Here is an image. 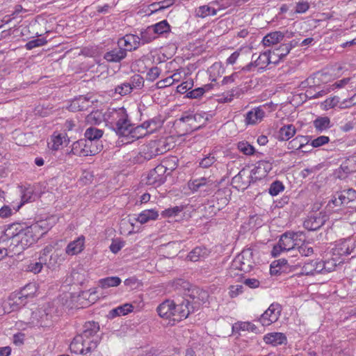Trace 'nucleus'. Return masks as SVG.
Instances as JSON below:
<instances>
[{
    "mask_svg": "<svg viewBox=\"0 0 356 356\" xmlns=\"http://www.w3.org/2000/svg\"><path fill=\"white\" fill-rule=\"evenodd\" d=\"M184 209L183 206H176L172 208H168L165 209L161 212V216L163 217H172L177 216L181 211Z\"/></svg>",
    "mask_w": 356,
    "mask_h": 356,
    "instance_id": "603ef678",
    "label": "nucleus"
},
{
    "mask_svg": "<svg viewBox=\"0 0 356 356\" xmlns=\"http://www.w3.org/2000/svg\"><path fill=\"white\" fill-rule=\"evenodd\" d=\"M170 149L169 145L165 140H151L143 149L145 159L150 160L152 158L163 154Z\"/></svg>",
    "mask_w": 356,
    "mask_h": 356,
    "instance_id": "39448f33",
    "label": "nucleus"
},
{
    "mask_svg": "<svg viewBox=\"0 0 356 356\" xmlns=\"http://www.w3.org/2000/svg\"><path fill=\"white\" fill-rule=\"evenodd\" d=\"M265 112L260 107H257L247 113L245 123L247 124H255L260 122L264 117Z\"/></svg>",
    "mask_w": 356,
    "mask_h": 356,
    "instance_id": "4be33fe9",
    "label": "nucleus"
},
{
    "mask_svg": "<svg viewBox=\"0 0 356 356\" xmlns=\"http://www.w3.org/2000/svg\"><path fill=\"white\" fill-rule=\"evenodd\" d=\"M343 263V261H338L337 258L332 257L324 261L325 273L335 270L336 268Z\"/></svg>",
    "mask_w": 356,
    "mask_h": 356,
    "instance_id": "49530a36",
    "label": "nucleus"
},
{
    "mask_svg": "<svg viewBox=\"0 0 356 356\" xmlns=\"http://www.w3.org/2000/svg\"><path fill=\"white\" fill-rule=\"evenodd\" d=\"M233 329H237L243 331H251L256 332L257 327L252 323L250 322H242L238 324H235L233 326Z\"/></svg>",
    "mask_w": 356,
    "mask_h": 356,
    "instance_id": "13d9d810",
    "label": "nucleus"
},
{
    "mask_svg": "<svg viewBox=\"0 0 356 356\" xmlns=\"http://www.w3.org/2000/svg\"><path fill=\"white\" fill-rule=\"evenodd\" d=\"M328 217L324 211L310 213L304 220L303 226L309 231H315L321 228Z\"/></svg>",
    "mask_w": 356,
    "mask_h": 356,
    "instance_id": "1a4fd4ad",
    "label": "nucleus"
},
{
    "mask_svg": "<svg viewBox=\"0 0 356 356\" xmlns=\"http://www.w3.org/2000/svg\"><path fill=\"white\" fill-rule=\"evenodd\" d=\"M339 102V98L337 97H334L332 98L327 99L323 104V108L325 110H328L330 108H334L335 106L338 104Z\"/></svg>",
    "mask_w": 356,
    "mask_h": 356,
    "instance_id": "774afa93",
    "label": "nucleus"
},
{
    "mask_svg": "<svg viewBox=\"0 0 356 356\" xmlns=\"http://www.w3.org/2000/svg\"><path fill=\"white\" fill-rule=\"evenodd\" d=\"M216 161L215 156L212 154H209L200 161L199 166L202 168H207L211 167Z\"/></svg>",
    "mask_w": 356,
    "mask_h": 356,
    "instance_id": "5fc2aeb1",
    "label": "nucleus"
},
{
    "mask_svg": "<svg viewBox=\"0 0 356 356\" xmlns=\"http://www.w3.org/2000/svg\"><path fill=\"white\" fill-rule=\"evenodd\" d=\"M238 149L240 152L245 155H252L254 153V148L252 145L247 141H241L237 145Z\"/></svg>",
    "mask_w": 356,
    "mask_h": 356,
    "instance_id": "8fccbe9b",
    "label": "nucleus"
},
{
    "mask_svg": "<svg viewBox=\"0 0 356 356\" xmlns=\"http://www.w3.org/2000/svg\"><path fill=\"white\" fill-rule=\"evenodd\" d=\"M284 189V186L283 184L280 181H273L268 189L269 193L275 196L279 194L280 192L282 191Z\"/></svg>",
    "mask_w": 356,
    "mask_h": 356,
    "instance_id": "6e6d98bb",
    "label": "nucleus"
},
{
    "mask_svg": "<svg viewBox=\"0 0 356 356\" xmlns=\"http://www.w3.org/2000/svg\"><path fill=\"white\" fill-rule=\"evenodd\" d=\"M175 3V0H164L157 3H154L151 6L152 7H155L156 6H159V8H155L153 12L161 11L164 9L172 6Z\"/></svg>",
    "mask_w": 356,
    "mask_h": 356,
    "instance_id": "e2e57ef3",
    "label": "nucleus"
},
{
    "mask_svg": "<svg viewBox=\"0 0 356 356\" xmlns=\"http://www.w3.org/2000/svg\"><path fill=\"white\" fill-rule=\"evenodd\" d=\"M127 55V49H124L120 45H118V47L106 52L104 58L110 63H120L126 58Z\"/></svg>",
    "mask_w": 356,
    "mask_h": 356,
    "instance_id": "f3484780",
    "label": "nucleus"
},
{
    "mask_svg": "<svg viewBox=\"0 0 356 356\" xmlns=\"http://www.w3.org/2000/svg\"><path fill=\"white\" fill-rule=\"evenodd\" d=\"M64 261V257L58 252L55 251L47 259L44 265L51 270H56Z\"/></svg>",
    "mask_w": 356,
    "mask_h": 356,
    "instance_id": "bb28decb",
    "label": "nucleus"
},
{
    "mask_svg": "<svg viewBox=\"0 0 356 356\" xmlns=\"http://www.w3.org/2000/svg\"><path fill=\"white\" fill-rule=\"evenodd\" d=\"M252 252L249 250H243L241 254H238L233 261L229 269V274L231 277L238 275L236 270H240L244 273L249 272L253 266V261L252 258Z\"/></svg>",
    "mask_w": 356,
    "mask_h": 356,
    "instance_id": "7ed1b4c3",
    "label": "nucleus"
},
{
    "mask_svg": "<svg viewBox=\"0 0 356 356\" xmlns=\"http://www.w3.org/2000/svg\"><path fill=\"white\" fill-rule=\"evenodd\" d=\"M335 251L339 255H348V244L346 243V239L337 245Z\"/></svg>",
    "mask_w": 356,
    "mask_h": 356,
    "instance_id": "0e129e2a",
    "label": "nucleus"
},
{
    "mask_svg": "<svg viewBox=\"0 0 356 356\" xmlns=\"http://www.w3.org/2000/svg\"><path fill=\"white\" fill-rule=\"evenodd\" d=\"M337 195H339V199L343 202L344 204H348L350 202L356 199V191L353 188L337 192Z\"/></svg>",
    "mask_w": 356,
    "mask_h": 356,
    "instance_id": "58836bf2",
    "label": "nucleus"
},
{
    "mask_svg": "<svg viewBox=\"0 0 356 356\" xmlns=\"http://www.w3.org/2000/svg\"><path fill=\"white\" fill-rule=\"evenodd\" d=\"M261 168H263L266 172H268L272 169V164L266 161H259V165L256 168L252 170L251 173L255 175L257 171Z\"/></svg>",
    "mask_w": 356,
    "mask_h": 356,
    "instance_id": "69168bd1",
    "label": "nucleus"
},
{
    "mask_svg": "<svg viewBox=\"0 0 356 356\" xmlns=\"http://www.w3.org/2000/svg\"><path fill=\"white\" fill-rule=\"evenodd\" d=\"M281 313V307L279 304H271L270 307L261 315L258 321L263 326H268L276 322Z\"/></svg>",
    "mask_w": 356,
    "mask_h": 356,
    "instance_id": "9d476101",
    "label": "nucleus"
},
{
    "mask_svg": "<svg viewBox=\"0 0 356 356\" xmlns=\"http://www.w3.org/2000/svg\"><path fill=\"white\" fill-rule=\"evenodd\" d=\"M130 134L129 136L132 138L139 139L143 138V136L152 133V129L151 130H145V128L138 125L137 127H134V124H131L130 129Z\"/></svg>",
    "mask_w": 356,
    "mask_h": 356,
    "instance_id": "a19ab883",
    "label": "nucleus"
},
{
    "mask_svg": "<svg viewBox=\"0 0 356 356\" xmlns=\"http://www.w3.org/2000/svg\"><path fill=\"white\" fill-rule=\"evenodd\" d=\"M202 119L200 114H193L188 111L183 113L181 117L176 120V123H185L187 125L186 131H193L197 130L200 128L201 125L197 124V122Z\"/></svg>",
    "mask_w": 356,
    "mask_h": 356,
    "instance_id": "ddd939ff",
    "label": "nucleus"
},
{
    "mask_svg": "<svg viewBox=\"0 0 356 356\" xmlns=\"http://www.w3.org/2000/svg\"><path fill=\"white\" fill-rule=\"evenodd\" d=\"M47 43V40L44 38H38L28 42L25 44V47L28 50H31L35 47H41Z\"/></svg>",
    "mask_w": 356,
    "mask_h": 356,
    "instance_id": "680f3d73",
    "label": "nucleus"
},
{
    "mask_svg": "<svg viewBox=\"0 0 356 356\" xmlns=\"http://www.w3.org/2000/svg\"><path fill=\"white\" fill-rule=\"evenodd\" d=\"M104 120L111 124V127L118 126L120 123L125 121V118L128 117L127 111L124 108H119L118 109L108 110L104 114Z\"/></svg>",
    "mask_w": 356,
    "mask_h": 356,
    "instance_id": "9b49d317",
    "label": "nucleus"
},
{
    "mask_svg": "<svg viewBox=\"0 0 356 356\" xmlns=\"http://www.w3.org/2000/svg\"><path fill=\"white\" fill-rule=\"evenodd\" d=\"M84 136L88 140L93 142V144L97 146H103L100 144L101 142L99 141V139L103 136V131L102 129L90 127L86 130Z\"/></svg>",
    "mask_w": 356,
    "mask_h": 356,
    "instance_id": "393cba45",
    "label": "nucleus"
},
{
    "mask_svg": "<svg viewBox=\"0 0 356 356\" xmlns=\"http://www.w3.org/2000/svg\"><path fill=\"white\" fill-rule=\"evenodd\" d=\"M351 161L348 160L343 163L339 169L337 177L339 179H344L346 175L350 174L354 171V169L350 167Z\"/></svg>",
    "mask_w": 356,
    "mask_h": 356,
    "instance_id": "09e8293b",
    "label": "nucleus"
},
{
    "mask_svg": "<svg viewBox=\"0 0 356 356\" xmlns=\"http://www.w3.org/2000/svg\"><path fill=\"white\" fill-rule=\"evenodd\" d=\"M217 10L209 5L201 6L195 9V15L197 17L204 18L209 15H216Z\"/></svg>",
    "mask_w": 356,
    "mask_h": 356,
    "instance_id": "4c0bfd02",
    "label": "nucleus"
},
{
    "mask_svg": "<svg viewBox=\"0 0 356 356\" xmlns=\"http://www.w3.org/2000/svg\"><path fill=\"white\" fill-rule=\"evenodd\" d=\"M102 148L103 146H97L85 137V138L73 143L70 153L78 156H94L98 154Z\"/></svg>",
    "mask_w": 356,
    "mask_h": 356,
    "instance_id": "20e7f679",
    "label": "nucleus"
},
{
    "mask_svg": "<svg viewBox=\"0 0 356 356\" xmlns=\"http://www.w3.org/2000/svg\"><path fill=\"white\" fill-rule=\"evenodd\" d=\"M263 339L266 344H269L273 346L286 344L287 343L286 337L282 332L268 333L264 335Z\"/></svg>",
    "mask_w": 356,
    "mask_h": 356,
    "instance_id": "a211bd4d",
    "label": "nucleus"
},
{
    "mask_svg": "<svg viewBox=\"0 0 356 356\" xmlns=\"http://www.w3.org/2000/svg\"><path fill=\"white\" fill-rule=\"evenodd\" d=\"M133 309L134 307L132 305L126 303L115 309H111L109 312L108 316L110 318H112L122 315L124 316L132 312Z\"/></svg>",
    "mask_w": 356,
    "mask_h": 356,
    "instance_id": "c9c22d12",
    "label": "nucleus"
},
{
    "mask_svg": "<svg viewBox=\"0 0 356 356\" xmlns=\"http://www.w3.org/2000/svg\"><path fill=\"white\" fill-rule=\"evenodd\" d=\"M99 330V325L94 321H88L83 325V331L81 334H78L82 337V339L90 341L92 339H97L99 342L97 337H95Z\"/></svg>",
    "mask_w": 356,
    "mask_h": 356,
    "instance_id": "dca6fc26",
    "label": "nucleus"
},
{
    "mask_svg": "<svg viewBox=\"0 0 356 356\" xmlns=\"http://www.w3.org/2000/svg\"><path fill=\"white\" fill-rule=\"evenodd\" d=\"M273 57V54L270 50L261 53L259 56L254 60V67H259L260 69L264 70L270 63H278L279 59L272 60Z\"/></svg>",
    "mask_w": 356,
    "mask_h": 356,
    "instance_id": "6ab92c4d",
    "label": "nucleus"
},
{
    "mask_svg": "<svg viewBox=\"0 0 356 356\" xmlns=\"http://www.w3.org/2000/svg\"><path fill=\"white\" fill-rule=\"evenodd\" d=\"M188 298L184 299L179 304L174 302V321L185 319L191 313L198 310L201 305L207 299L208 293L206 291L194 287L188 290Z\"/></svg>",
    "mask_w": 356,
    "mask_h": 356,
    "instance_id": "f257e3e1",
    "label": "nucleus"
},
{
    "mask_svg": "<svg viewBox=\"0 0 356 356\" xmlns=\"http://www.w3.org/2000/svg\"><path fill=\"white\" fill-rule=\"evenodd\" d=\"M296 252H298L302 256L309 257L313 254L314 250L309 243H304L297 248Z\"/></svg>",
    "mask_w": 356,
    "mask_h": 356,
    "instance_id": "4d7b16f0",
    "label": "nucleus"
},
{
    "mask_svg": "<svg viewBox=\"0 0 356 356\" xmlns=\"http://www.w3.org/2000/svg\"><path fill=\"white\" fill-rule=\"evenodd\" d=\"M284 34L281 31H274L268 33L264 37L262 42L264 46L270 47L283 40Z\"/></svg>",
    "mask_w": 356,
    "mask_h": 356,
    "instance_id": "a878e982",
    "label": "nucleus"
},
{
    "mask_svg": "<svg viewBox=\"0 0 356 356\" xmlns=\"http://www.w3.org/2000/svg\"><path fill=\"white\" fill-rule=\"evenodd\" d=\"M156 35H161L170 31V26L167 20H163L151 26Z\"/></svg>",
    "mask_w": 356,
    "mask_h": 356,
    "instance_id": "37998d69",
    "label": "nucleus"
},
{
    "mask_svg": "<svg viewBox=\"0 0 356 356\" xmlns=\"http://www.w3.org/2000/svg\"><path fill=\"white\" fill-rule=\"evenodd\" d=\"M45 262L46 261L42 257H39L38 261H31L26 266V270L34 274H38L42 270Z\"/></svg>",
    "mask_w": 356,
    "mask_h": 356,
    "instance_id": "ea45409f",
    "label": "nucleus"
},
{
    "mask_svg": "<svg viewBox=\"0 0 356 356\" xmlns=\"http://www.w3.org/2000/svg\"><path fill=\"white\" fill-rule=\"evenodd\" d=\"M130 86L134 89H141L144 86V79L140 74H134L130 78L129 82Z\"/></svg>",
    "mask_w": 356,
    "mask_h": 356,
    "instance_id": "de8ad7c7",
    "label": "nucleus"
},
{
    "mask_svg": "<svg viewBox=\"0 0 356 356\" xmlns=\"http://www.w3.org/2000/svg\"><path fill=\"white\" fill-rule=\"evenodd\" d=\"M85 238L83 236H79L76 240L70 242L66 249L65 252L69 255H74L83 250Z\"/></svg>",
    "mask_w": 356,
    "mask_h": 356,
    "instance_id": "b1692460",
    "label": "nucleus"
},
{
    "mask_svg": "<svg viewBox=\"0 0 356 356\" xmlns=\"http://www.w3.org/2000/svg\"><path fill=\"white\" fill-rule=\"evenodd\" d=\"M178 162L179 159L177 156H170L163 159L159 165L165 169V173L170 175L177 168Z\"/></svg>",
    "mask_w": 356,
    "mask_h": 356,
    "instance_id": "473e14b6",
    "label": "nucleus"
},
{
    "mask_svg": "<svg viewBox=\"0 0 356 356\" xmlns=\"http://www.w3.org/2000/svg\"><path fill=\"white\" fill-rule=\"evenodd\" d=\"M210 253V251L204 247H196L191 250L187 256V258L191 261H197L206 258Z\"/></svg>",
    "mask_w": 356,
    "mask_h": 356,
    "instance_id": "cd10ccee",
    "label": "nucleus"
},
{
    "mask_svg": "<svg viewBox=\"0 0 356 356\" xmlns=\"http://www.w3.org/2000/svg\"><path fill=\"white\" fill-rule=\"evenodd\" d=\"M253 174L249 175L245 168H243L232 179V185L238 191H244L248 188L251 183H254L257 177H254Z\"/></svg>",
    "mask_w": 356,
    "mask_h": 356,
    "instance_id": "6e6552de",
    "label": "nucleus"
},
{
    "mask_svg": "<svg viewBox=\"0 0 356 356\" xmlns=\"http://www.w3.org/2000/svg\"><path fill=\"white\" fill-rule=\"evenodd\" d=\"M159 217V212L155 209H146L143 211L135 220L139 222L140 224H145L149 220H154Z\"/></svg>",
    "mask_w": 356,
    "mask_h": 356,
    "instance_id": "2f4dec72",
    "label": "nucleus"
},
{
    "mask_svg": "<svg viewBox=\"0 0 356 356\" xmlns=\"http://www.w3.org/2000/svg\"><path fill=\"white\" fill-rule=\"evenodd\" d=\"M38 291L37 284L34 282H30L24 286L19 291L22 293V296L25 298H33Z\"/></svg>",
    "mask_w": 356,
    "mask_h": 356,
    "instance_id": "c03bdc74",
    "label": "nucleus"
},
{
    "mask_svg": "<svg viewBox=\"0 0 356 356\" xmlns=\"http://www.w3.org/2000/svg\"><path fill=\"white\" fill-rule=\"evenodd\" d=\"M316 130L322 132L332 127L330 119L327 116H319L313 121Z\"/></svg>",
    "mask_w": 356,
    "mask_h": 356,
    "instance_id": "72a5a7b5",
    "label": "nucleus"
},
{
    "mask_svg": "<svg viewBox=\"0 0 356 356\" xmlns=\"http://www.w3.org/2000/svg\"><path fill=\"white\" fill-rule=\"evenodd\" d=\"M139 38L140 40L141 44H145L151 42L156 38V35L153 31V29L151 26H149L147 29H143L140 31Z\"/></svg>",
    "mask_w": 356,
    "mask_h": 356,
    "instance_id": "e433bc0d",
    "label": "nucleus"
},
{
    "mask_svg": "<svg viewBox=\"0 0 356 356\" xmlns=\"http://www.w3.org/2000/svg\"><path fill=\"white\" fill-rule=\"evenodd\" d=\"M330 138L328 136H321L311 141L310 146L312 147H319L323 145L328 143Z\"/></svg>",
    "mask_w": 356,
    "mask_h": 356,
    "instance_id": "052dcab7",
    "label": "nucleus"
},
{
    "mask_svg": "<svg viewBox=\"0 0 356 356\" xmlns=\"http://www.w3.org/2000/svg\"><path fill=\"white\" fill-rule=\"evenodd\" d=\"M296 129L293 124L284 125L278 131L277 138L282 141L289 140L296 134Z\"/></svg>",
    "mask_w": 356,
    "mask_h": 356,
    "instance_id": "c85d7f7f",
    "label": "nucleus"
},
{
    "mask_svg": "<svg viewBox=\"0 0 356 356\" xmlns=\"http://www.w3.org/2000/svg\"><path fill=\"white\" fill-rule=\"evenodd\" d=\"M273 56H275L277 59H279V62L283 59L290 52V49L287 46L286 43L281 44L278 48L271 51Z\"/></svg>",
    "mask_w": 356,
    "mask_h": 356,
    "instance_id": "a18cd8bd",
    "label": "nucleus"
},
{
    "mask_svg": "<svg viewBox=\"0 0 356 356\" xmlns=\"http://www.w3.org/2000/svg\"><path fill=\"white\" fill-rule=\"evenodd\" d=\"M19 192L21 194V202L20 204L15 208V211H17L20 207L25 203L31 202L34 201L35 195L34 194V190L32 186H19Z\"/></svg>",
    "mask_w": 356,
    "mask_h": 356,
    "instance_id": "412c9836",
    "label": "nucleus"
},
{
    "mask_svg": "<svg viewBox=\"0 0 356 356\" xmlns=\"http://www.w3.org/2000/svg\"><path fill=\"white\" fill-rule=\"evenodd\" d=\"M173 309L174 308V301L170 300H166L161 303L156 310L158 314L164 318H173Z\"/></svg>",
    "mask_w": 356,
    "mask_h": 356,
    "instance_id": "aec40b11",
    "label": "nucleus"
},
{
    "mask_svg": "<svg viewBox=\"0 0 356 356\" xmlns=\"http://www.w3.org/2000/svg\"><path fill=\"white\" fill-rule=\"evenodd\" d=\"M188 186L192 192L203 191L207 193H211L218 186V184L210 177H201L190 180Z\"/></svg>",
    "mask_w": 356,
    "mask_h": 356,
    "instance_id": "0eeeda50",
    "label": "nucleus"
},
{
    "mask_svg": "<svg viewBox=\"0 0 356 356\" xmlns=\"http://www.w3.org/2000/svg\"><path fill=\"white\" fill-rule=\"evenodd\" d=\"M302 275H315V260H312L309 262L305 263L302 268Z\"/></svg>",
    "mask_w": 356,
    "mask_h": 356,
    "instance_id": "864d4df0",
    "label": "nucleus"
},
{
    "mask_svg": "<svg viewBox=\"0 0 356 356\" xmlns=\"http://www.w3.org/2000/svg\"><path fill=\"white\" fill-rule=\"evenodd\" d=\"M298 237V234L295 232H286L281 236L280 242V247L286 252H296V240Z\"/></svg>",
    "mask_w": 356,
    "mask_h": 356,
    "instance_id": "4468645a",
    "label": "nucleus"
},
{
    "mask_svg": "<svg viewBox=\"0 0 356 356\" xmlns=\"http://www.w3.org/2000/svg\"><path fill=\"white\" fill-rule=\"evenodd\" d=\"M89 99L86 97L80 96L79 98L74 99L70 105V109L73 111H80L87 110L90 106Z\"/></svg>",
    "mask_w": 356,
    "mask_h": 356,
    "instance_id": "5701e85b",
    "label": "nucleus"
},
{
    "mask_svg": "<svg viewBox=\"0 0 356 356\" xmlns=\"http://www.w3.org/2000/svg\"><path fill=\"white\" fill-rule=\"evenodd\" d=\"M131 126V123L129 120V118L127 117L125 118L124 122H120L118 126H114L112 129L120 136H129Z\"/></svg>",
    "mask_w": 356,
    "mask_h": 356,
    "instance_id": "f704fd0d",
    "label": "nucleus"
},
{
    "mask_svg": "<svg viewBox=\"0 0 356 356\" xmlns=\"http://www.w3.org/2000/svg\"><path fill=\"white\" fill-rule=\"evenodd\" d=\"M193 87V81L189 80L182 82L177 87V92L180 94H185Z\"/></svg>",
    "mask_w": 356,
    "mask_h": 356,
    "instance_id": "bf43d9fd",
    "label": "nucleus"
},
{
    "mask_svg": "<svg viewBox=\"0 0 356 356\" xmlns=\"http://www.w3.org/2000/svg\"><path fill=\"white\" fill-rule=\"evenodd\" d=\"M132 92V88L130 86L129 82L123 83L118 85L115 88V92L121 96L127 95Z\"/></svg>",
    "mask_w": 356,
    "mask_h": 356,
    "instance_id": "3c124183",
    "label": "nucleus"
},
{
    "mask_svg": "<svg viewBox=\"0 0 356 356\" xmlns=\"http://www.w3.org/2000/svg\"><path fill=\"white\" fill-rule=\"evenodd\" d=\"M118 44L122 47H124L125 48L124 49H127V51H131L137 49L141 44V42L138 35L127 34L118 40Z\"/></svg>",
    "mask_w": 356,
    "mask_h": 356,
    "instance_id": "2eb2a0df",
    "label": "nucleus"
},
{
    "mask_svg": "<svg viewBox=\"0 0 356 356\" xmlns=\"http://www.w3.org/2000/svg\"><path fill=\"white\" fill-rule=\"evenodd\" d=\"M124 245V242L120 239L113 240L111 245L110 250L114 253L117 254Z\"/></svg>",
    "mask_w": 356,
    "mask_h": 356,
    "instance_id": "338daca9",
    "label": "nucleus"
},
{
    "mask_svg": "<svg viewBox=\"0 0 356 356\" xmlns=\"http://www.w3.org/2000/svg\"><path fill=\"white\" fill-rule=\"evenodd\" d=\"M167 176L168 175L165 173V169L160 165H158L148 173L146 184L154 187L159 186L165 181Z\"/></svg>",
    "mask_w": 356,
    "mask_h": 356,
    "instance_id": "f8f14e48",
    "label": "nucleus"
},
{
    "mask_svg": "<svg viewBox=\"0 0 356 356\" xmlns=\"http://www.w3.org/2000/svg\"><path fill=\"white\" fill-rule=\"evenodd\" d=\"M120 283L121 279L118 277H108L99 281V285L103 289L117 286Z\"/></svg>",
    "mask_w": 356,
    "mask_h": 356,
    "instance_id": "79ce46f5",
    "label": "nucleus"
},
{
    "mask_svg": "<svg viewBox=\"0 0 356 356\" xmlns=\"http://www.w3.org/2000/svg\"><path fill=\"white\" fill-rule=\"evenodd\" d=\"M42 227V225L35 223L21 230L15 236L18 239V245L24 249L35 243L45 233H40Z\"/></svg>",
    "mask_w": 356,
    "mask_h": 356,
    "instance_id": "f03ea898",
    "label": "nucleus"
},
{
    "mask_svg": "<svg viewBox=\"0 0 356 356\" xmlns=\"http://www.w3.org/2000/svg\"><path fill=\"white\" fill-rule=\"evenodd\" d=\"M97 345L98 341L97 339L87 341V340L82 339V337L77 334L71 342L70 349L72 353L75 354L86 355L95 350Z\"/></svg>",
    "mask_w": 356,
    "mask_h": 356,
    "instance_id": "423d86ee",
    "label": "nucleus"
},
{
    "mask_svg": "<svg viewBox=\"0 0 356 356\" xmlns=\"http://www.w3.org/2000/svg\"><path fill=\"white\" fill-rule=\"evenodd\" d=\"M27 298L22 296L20 291L13 293L9 297V305L13 307V310L18 309L24 306L27 302Z\"/></svg>",
    "mask_w": 356,
    "mask_h": 356,
    "instance_id": "c756f323",
    "label": "nucleus"
},
{
    "mask_svg": "<svg viewBox=\"0 0 356 356\" xmlns=\"http://www.w3.org/2000/svg\"><path fill=\"white\" fill-rule=\"evenodd\" d=\"M309 137L304 136H297L288 144V148L290 149H302L309 144Z\"/></svg>",
    "mask_w": 356,
    "mask_h": 356,
    "instance_id": "7c9ffc66",
    "label": "nucleus"
}]
</instances>
